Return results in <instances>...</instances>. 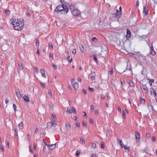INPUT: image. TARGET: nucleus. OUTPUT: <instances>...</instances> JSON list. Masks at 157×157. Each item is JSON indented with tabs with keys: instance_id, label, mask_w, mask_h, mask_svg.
Returning <instances> with one entry per match:
<instances>
[{
	"instance_id": "1a4fd4ad",
	"label": "nucleus",
	"mask_w": 157,
	"mask_h": 157,
	"mask_svg": "<svg viewBox=\"0 0 157 157\" xmlns=\"http://www.w3.org/2000/svg\"><path fill=\"white\" fill-rule=\"evenodd\" d=\"M148 12V9L147 7H144L143 13H144L145 15H147Z\"/></svg>"
},
{
	"instance_id": "c9c22d12",
	"label": "nucleus",
	"mask_w": 157,
	"mask_h": 157,
	"mask_svg": "<svg viewBox=\"0 0 157 157\" xmlns=\"http://www.w3.org/2000/svg\"><path fill=\"white\" fill-rule=\"evenodd\" d=\"M82 124L84 127H86V123L84 121H83L82 122Z\"/></svg>"
},
{
	"instance_id": "6ab92c4d",
	"label": "nucleus",
	"mask_w": 157,
	"mask_h": 157,
	"mask_svg": "<svg viewBox=\"0 0 157 157\" xmlns=\"http://www.w3.org/2000/svg\"><path fill=\"white\" fill-rule=\"evenodd\" d=\"M69 9L71 11L76 9V8L75 6H73L72 4H71L69 6Z\"/></svg>"
},
{
	"instance_id": "4c0bfd02",
	"label": "nucleus",
	"mask_w": 157,
	"mask_h": 157,
	"mask_svg": "<svg viewBox=\"0 0 157 157\" xmlns=\"http://www.w3.org/2000/svg\"><path fill=\"white\" fill-rule=\"evenodd\" d=\"M52 91L51 90H48V94L51 97H52Z\"/></svg>"
},
{
	"instance_id": "bf43d9fd",
	"label": "nucleus",
	"mask_w": 157,
	"mask_h": 157,
	"mask_svg": "<svg viewBox=\"0 0 157 157\" xmlns=\"http://www.w3.org/2000/svg\"><path fill=\"white\" fill-rule=\"evenodd\" d=\"M49 47L50 49H53V46L52 44H49Z\"/></svg>"
},
{
	"instance_id": "9d476101",
	"label": "nucleus",
	"mask_w": 157,
	"mask_h": 157,
	"mask_svg": "<svg viewBox=\"0 0 157 157\" xmlns=\"http://www.w3.org/2000/svg\"><path fill=\"white\" fill-rule=\"evenodd\" d=\"M131 36V32L128 29H127V32L126 36V38L127 39L130 38Z\"/></svg>"
},
{
	"instance_id": "c85d7f7f",
	"label": "nucleus",
	"mask_w": 157,
	"mask_h": 157,
	"mask_svg": "<svg viewBox=\"0 0 157 157\" xmlns=\"http://www.w3.org/2000/svg\"><path fill=\"white\" fill-rule=\"evenodd\" d=\"M5 13L6 15H9L10 14V11L8 10H5Z\"/></svg>"
},
{
	"instance_id": "0eeeda50",
	"label": "nucleus",
	"mask_w": 157,
	"mask_h": 157,
	"mask_svg": "<svg viewBox=\"0 0 157 157\" xmlns=\"http://www.w3.org/2000/svg\"><path fill=\"white\" fill-rule=\"evenodd\" d=\"M135 138L136 139V141H138V140L139 141H140V136L138 132H135Z\"/></svg>"
},
{
	"instance_id": "603ef678",
	"label": "nucleus",
	"mask_w": 157,
	"mask_h": 157,
	"mask_svg": "<svg viewBox=\"0 0 157 157\" xmlns=\"http://www.w3.org/2000/svg\"><path fill=\"white\" fill-rule=\"evenodd\" d=\"M80 152L79 151H77L76 152V156H78L80 155Z\"/></svg>"
},
{
	"instance_id": "4be33fe9",
	"label": "nucleus",
	"mask_w": 157,
	"mask_h": 157,
	"mask_svg": "<svg viewBox=\"0 0 157 157\" xmlns=\"http://www.w3.org/2000/svg\"><path fill=\"white\" fill-rule=\"evenodd\" d=\"M18 64L19 68L21 70H22L23 68V67L22 64L20 62H19Z\"/></svg>"
},
{
	"instance_id": "a19ab883",
	"label": "nucleus",
	"mask_w": 157,
	"mask_h": 157,
	"mask_svg": "<svg viewBox=\"0 0 157 157\" xmlns=\"http://www.w3.org/2000/svg\"><path fill=\"white\" fill-rule=\"evenodd\" d=\"M151 136L150 134L149 133H147L146 134V137L147 138H149Z\"/></svg>"
},
{
	"instance_id": "e433bc0d",
	"label": "nucleus",
	"mask_w": 157,
	"mask_h": 157,
	"mask_svg": "<svg viewBox=\"0 0 157 157\" xmlns=\"http://www.w3.org/2000/svg\"><path fill=\"white\" fill-rule=\"evenodd\" d=\"M93 58H94L95 61L97 63V62H98V60H97V58L96 57V56L95 55H93Z\"/></svg>"
},
{
	"instance_id": "69168bd1",
	"label": "nucleus",
	"mask_w": 157,
	"mask_h": 157,
	"mask_svg": "<svg viewBox=\"0 0 157 157\" xmlns=\"http://www.w3.org/2000/svg\"><path fill=\"white\" fill-rule=\"evenodd\" d=\"M50 107L51 108H52L53 107V105L52 104H50L49 105Z\"/></svg>"
},
{
	"instance_id": "a878e982",
	"label": "nucleus",
	"mask_w": 157,
	"mask_h": 157,
	"mask_svg": "<svg viewBox=\"0 0 157 157\" xmlns=\"http://www.w3.org/2000/svg\"><path fill=\"white\" fill-rule=\"evenodd\" d=\"M140 102L142 104H144L145 102V101L144 99L141 98L140 99Z\"/></svg>"
},
{
	"instance_id": "5fc2aeb1",
	"label": "nucleus",
	"mask_w": 157,
	"mask_h": 157,
	"mask_svg": "<svg viewBox=\"0 0 157 157\" xmlns=\"http://www.w3.org/2000/svg\"><path fill=\"white\" fill-rule=\"evenodd\" d=\"M6 144H7V145H6L7 147L8 148H9V142L8 141H6Z\"/></svg>"
},
{
	"instance_id": "39448f33",
	"label": "nucleus",
	"mask_w": 157,
	"mask_h": 157,
	"mask_svg": "<svg viewBox=\"0 0 157 157\" xmlns=\"http://www.w3.org/2000/svg\"><path fill=\"white\" fill-rule=\"evenodd\" d=\"M65 126L67 130H69L71 128V124L69 122L67 121L65 124Z\"/></svg>"
},
{
	"instance_id": "4468645a",
	"label": "nucleus",
	"mask_w": 157,
	"mask_h": 157,
	"mask_svg": "<svg viewBox=\"0 0 157 157\" xmlns=\"http://www.w3.org/2000/svg\"><path fill=\"white\" fill-rule=\"evenodd\" d=\"M23 98H24V100L26 102H28L30 101L29 97L26 95L23 97Z\"/></svg>"
},
{
	"instance_id": "09e8293b",
	"label": "nucleus",
	"mask_w": 157,
	"mask_h": 157,
	"mask_svg": "<svg viewBox=\"0 0 157 157\" xmlns=\"http://www.w3.org/2000/svg\"><path fill=\"white\" fill-rule=\"evenodd\" d=\"M13 107L14 109V111H16L17 107H16V105L15 104H13Z\"/></svg>"
},
{
	"instance_id": "f704fd0d",
	"label": "nucleus",
	"mask_w": 157,
	"mask_h": 157,
	"mask_svg": "<svg viewBox=\"0 0 157 157\" xmlns=\"http://www.w3.org/2000/svg\"><path fill=\"white\" fill-rule=\"evenodd\" d=\"M40 85L43 88H44L45 87V84H44L42 82H41L40 83Z\"/></svg>"
},
{
	"instance_id": "f03ea898",
	"label": "nucleus",
	"mask_w": 157,
	"mask_h": 157,
	"mask_svg": "<svg viewBox=\"0 0 157 157\" xmlns=\"http://www.w3.org/2000/svg\"><path fill=\"white\" fill-rule=\"evenodd\" d=\"M68 11V8L64 4L58 6L55 10V11L59 14H66L67 13Z\"/></svg>"
},
{
	"instance_id": "423d86ee",
	"label": "nucleus",
	"mask_w": 157,
	"mask_h": 157,
	"mask_svg": "<svg viewBox=\"0 0 157 157\" xmlns=\"http://www.w3.org/2000/svg\"><path fill=\"white\" fill-rule=\"evenodd\" d=\"M140 88L143 92H146L148 93V90L146 86L143 85L141 87H140Z\"/></svg>"
},
{
	"instance_id": "473e14b6",
	"label": "nucleus",
	"mask_w": 157,
	"mask_h": 157,
	"mask_svg": "<svg viewBox=\"0 0 157 157\" xmlns=\"http://www.w3.org/2000/svg\"><path fill=\"white\" fill-rule=\"evenodd\" d=\"M124 147L125 149H127V150H128V151H129V150L130 148V147H127L126 145H124L123 146Z\"/></svg>"
},
{
	"instance_id": "f3484780",
	"label": "nucleus",
	"mask_w": 157,
	"mask_h": 157,
	"mask_svg": "<svg viewBox=\"0 0 157 157\" xmlns=\"http://www.w3.org/2000/svg\"><path fill=\"white\" fill-rule=\"evenodd\" d=\"M52 123V125L54 127H56L57 125V123L55 119H52V121L51 122Z\"/></svg>"
},
{
	"instance_id": "2eb2a0df",
	"label": "nucleus",
	"mask_w": 157,
	"mask_h": 157,
	"mask_svg": "<svg viewBox=\"0 0 157 157\" xmlns=\"http://www.w3.org/2000/svg\"><path fill=\"white\" fill-rule=\"evenodd\" d=\"M72 85L73 86L74 89H75V90H77L78 88V84L77 82H75L74 83H73V84H72Z\"/></svg>"
},
{
	"instance_id": "3c124183",
	"label": "nucleus",
	"mask_w": 157,
	"mask_h": 157,
	"mask_svg": "<svg viewBox=\"0 0 157 157\" xmlns=\"http://www.w3.org/2000/svg\"><path fill=\"white\" fill-rule=\"evenodd\" d=\"M109 132H110L109 130V129H107L106 130V136H109Z\"/></svg>"
},
{
	"instance_id": "2f4dec72",
	"label": "nucleus",
	"mask_w": 157,
	"mask_h": 157,
	"mask_svg": "<svg viewBox=\"0 0 157 157\" xmlns=\"http://www.w3.org/2000/svg\"><path fill=\"white\" fill-rule=\"evenodd\" d=\"M154 82V79H150L149 80V83L150 85H152V82Z\"/></svg>"
},
{
	"instance_id": "6e6d98bb",
	"label": "nucleus",
	"mask_w": 157,
	"mask_h": 157,
	"mask_svg": "<svg viewBox=\"0 0 157 157\" xmlns=\"http://www.w3.org/2000/svg\"><path fill=\"white\" fill-rule=\"evenodd\" d=\"M56 117V116L55 114H52V119H54Z\"/></svg>"
},
{
	"instance_id": "ea45409f",
	"label": "nucleus",
	"mask_w": 157,
	"mask_h": 157,
	"mask_svg": "<svg viewBox=\"0 0 157 157\" xmlns=\"http://www.w3.org/2000/svg\"><path fill=\"white\" fill-rule=\"evenodd\" d=\"M101 148L103 149L104 148V144L103 142L101 143Z\"/></svg>"
},
{
	"instance_id": "338daca9",
	"label": "nucleus",
	"mask_w": 157,
	"mask_h": 157,
	"mask_svg": "<svg viewBox=\"0 0 157 157\" xmlns=\"http://www.w3.org/2000/svg\"><path fill=\"white\" fill-rule=\"evenodd\" d=\"M49 57L52 58V59H53V54L51 53L50 54Z\"/></svg>"
},
{
	"instance_id": "f8f14e48",
	"label": "nucleus",
	"mask_w": 157,
	"mask_h": 157,
	"mask_svg": "<svg viewBox=\"0 0 157 157\" xmlns=\"http://www.w3.org/2000/svg\"><path fill=\"white\" fill-rule=\"evenodd\" d=\"M40 73L42 75V76L44 78H46V76L45 75V71L43 69H41L40 70Z\"/></svg>"
},
{
	"instance_id": "0e129e2a",
	"label": "nucleus",
	"mask_w": 157,
	"mask_h": 157,
	"mask_svg": "<svg viewBox=\"0 0 157 157\" xmlns=\"http://www.w3.org/2000/svg\"><path fill=\"white\" fill-rule=\"evenodd\" d=\"M89 90L90 91H91L92 92H93L94 90V89L93 88H91L90 87L89 88Z\"/></svg>"
},
{
	"instance_id": "7ed1b4c3",
	"label": "nucleus",
	"mask_w": 157,
	"mask_h": 157,
	"mask_svg": "<svg viewBox=\"0 0 157 157\" xmlns=\"http://www.w3.org/2000/svg\"><path fill=\"white\" fill-rule=\"evenodd\" d=\"M72 14L75 16H78L80 14V11L76 8L71 10Z\"/></svg>"
},
{
	"instance_id": "5701e85b",
	"label": "nucleus",
	"mask_w": 157,
	"mask_h": 157,
	"mask_svg": "<svg viewBox=\"0 0 157 157\" xmlns=\"http://www.w3.org/2000/svg\"><path fill=\"white\" fill-rule=\"evenodd\" d=\"M23 123L22 122H21L20 124H19L18 126L20 129H22L23 128Z\"/></svg>"
},
{
	"instance_id": "680f3d73",
	"label": "nucleus",
	"mask_w": 157,
	"mask_h": 157,
	"mask_svg": "<svg viewBox=\"0 0 157 157\" xmlns=\"http://www.w3.org/2000/svg\"><path fill=\"white\" fill-rule=\"evenodd\" d=\"M82 91L83 93V94H87L86 91V90H85L84 89H83L82 90Z\"/></svg>"
},
{
	"instance_id": "9b49d317",
	"label": "nucleus",
	"mask_w": 157,
	"mask_h": 157,
	"mask_svg": "<svg viewBox=\"0 0 157 157\" xmlns=\"http://www.w3.org/2000/svg\"><path fill=\"white\" fill-rule=\"evenodd\" d=\"M56 144H48V146L49 147V149L53 150L56 147Z\"/></svg>"
},
{
	"instance_id": "a18cd8bd",
	"label": "nucleus",
	"mask_w": 157,
	"mask_h": 157,
	"mask_svg": "<svg viewBox=\"0 0 157 157\" xmlns=\"http://www.w3.org/2000/svg\"><path fill=\"white\" fill-rule=\"evenodd\" d=\"M156 138L155 136H152V137L151 140L152 142H155V141Z\"/></svg>"
},
{
	"instance_id": "49530a36",
	"label": "nucleus",
	"mask_w": 157,
	"mask_h": 157,
	"mask_svg": "<svg viewBox=\"0 0 157 157\" xmlns=\"http://www.w3.org/2000/svg\"><path fill=\"white\" fill-rule=\"evenodd\" d=\"M95 73L94 72H93L90 74L91 76H95Z\"/></svg>"
},
{
	"instance_id": "dca6fc26",
	"label": "nucleus",
	"mask_w": 157,
	"mask_h": 157,
	"mask_svg": "<svg viewBox=\"0 0 157 157\" xmlns=\"http://www.w3.org/2000/svg\"><path fill=\"white\" fill-rule=\"evenodd\" d=\"M79 47L81 52L82 53H83L84 50L83 46L81 44H80L79 45Z\"/></svg>"
},
{
	"instance_id": "aec40b11",
	"label": "nucleus",
	"mask_w": 157,
	"mask_h": 157,
	"mask_svg": "<svg viewBox=\"0 0 157 157\" xmlns=\"http://www.w3.org/2000/svg\"><path fill=\"white\" fill-rule=\"evenodd\" d=\"M90 145L93 149H95L96 147V144L95 143H91L90 144Z\"/></svg>"
},
{
	"instance_id": "052dcab7",
	"label": "nucleus",
	"mask_w": 157,
	"mask_h": 157,
	"mask_svg": "<svg viewBox=\"0 0 157 157\" xmlns=\"http://www.w3.org/2000/svg\"><path fill=\"white\" fill-rule=\"evenodd\" d=\"M95 76H91L90 78L91 80L93 81L95 79Z\"/></svg>"
},
{
	"instance_id": "7c9ffc66",
	"label": "nucleus",
	"mask_w": 157,
	"mask_h": 157,
	"mask_svg": "<svg viewBox=\"0 0 157 157\" xmlns=\"http://www.w3.org/2000/svg\"><path fill=\"white\" fill-rule=\"evenodd\" d=\"M125 113L124 111H123L122 112V117L123 119H125L126 118L125 117Z\"/></svg>"
},
{
	"instance_id": "cd10ccee",
	"label": "nucleus",
	"mask_w": 157,
	"mask_h": 157,
	"mask_svg": "<svg viewBox=\"0 0 157 157\" xmlns=\"http://www.w3.org/2000/svg\"><path fill=\"white\" fill-rule=\"evenodd\" d=\"M36 46L37 47H38L39 46V40H36Z\"/></svg>"
},
{
	"instance_id": "774afa93",
	"label": "nucleus",
	"mask_w": 157,
	"mask_h": 157,
	"mask_svg": "<svg viewBox=\"0 0 157 157\" xmlns=\"http://www.w3.org/2000/svg\"><path fill=\"white\" fill-rule=\"evenodd\" d=\"M76 125L77 127H79L80 125V124L78 123H76Z\"/></svg>"
},
{
	"instance_id": "412c9836",
	"label": "nucleus",
	"mask_w": 157,
	"mask_h": 157,
	"mask_svg": "<svg viewBox=\"0 0 157 157\" xmlns=\"http://www.w3.org/2000/svg\"><path fill=\"white\" fill-rule=\"evenodd\" d=\"M121 15V13H115V14H113V15L115 16V17H120Z\"/></svg>"
},
{
	"instance_id": "f257e3e1",
	"label": "nucleus",
	"mask_w": 157,
	"mask_h": 157,
	"mask_svg": "<svg viewBox=\"0 0 157 157\" xmlns=\"http://www.w3.org/2000/svg\"><path fill=\"white\" fill-rule=\"evenodd\" d=\"M24 20L23 19H17L13 20L11 24L13 25L14 29L17 30H21L24 27Z\"/></svg>"
},
{
	"instance_id": "a211bd4d",
	"label": "nucleus",
	"mask_w": 157,
	"mask_h": 157,
	"mask_svg": "<svg viewBox=\"0 0 157 157\" xmlns=\"http://www.w3.org/2000/svg\"><path fill=\"white\" fill-rule=\"evenodd\" d=\"M52 126H53V125L52 122H48L47 124V127L48 128H50Z\"/></svg>"
},
{
	"instance_id": "6e6552de",
	"label": "nucleus",
	"mask_w": 157,
	"mask_h": 157,
	"mask_svg": "<svg viewBox=\"0 0 157 157\" xmlns=\"http://www.w3.org/2000/svg\"><path fill=\"white\" fill-rule=\"evenodd\" d=\"M150 51H151V54L152 55H154L155 54L156 52L154 51V48L152 44H151V46Z\"/></svg>"
},
{
	"instance_id": "8fccbe9b",
	"label": "nucleus",
	"mask_w": 157,
	"mask_h": 157,
	"mask_svg": "<svg viewBox=\"0 0 157 157\" xmlns=\"http://www.w3.org/2000/svg\"><path fill=\"white\" fill-rule=\"evenodd\" d=\"M72 53L74 55H75L76 54V50L75 49H74L73 50H72Z\"/></svg>"
},
{
	"instance_id": "de8ad7c7",
	"label": "nucleus",
	"mask_w": 157,
	"mask_h": 157,
	"mask_svg": "<svg viewBox=\"0 0 157 157\" xmlns=\"http://www.w3.org/2000/svg\"><path fill=\"white\" fill-rule=\"evenodd\" d=\"M30 138L31 137L29 135V134H28L27 135V140L29 142L30 141Z\"/></svg>"
},
{
	"instance_id": "79ce46f5",
	"label": "nucleus",
	"mask_w": 157,
	"mask_h": 157,
	"mask_svg": "<svg viewBox=\"0 0 157 157\" xmlns=\"http://www.w3.org/2000/svg\"><path fill=\"white\" fill-rule=\"evenodd\" d=\"M33 69L34 70V71L36 72V73H37L38 72V70L37 68L36 67H33Z\"/></svg>"
},
{
	"instance_id": "ddd939ff",
	"label": "nucleus",
	"mask_w": 157,
	"mask_h": 157,
	"mask_svg": "<svg viewBox=\"0 0 157 157\" xmlns=\"http://www.w3.org/2000/svg\"><path fill=\"white\" fill-rule=\"evenodd\" d=\"M16 94L18 98L21 97L22 96V95H21L20 91L19 90H17L16 92Z\"/></svg>"
},
{
	"instance_id": "58836bf2",
	"label": "nucleus",
	"mask_w": 157,
	"mask_h": 157,
	"mask_svg": "<svg viewBox=\"0 0 157 157\" xmlns=\"http://www.w3.org/2000/svg\"><path fill=\"white\" fill-rule=\"evenodd\" d=\"M109 71L110 72V73L111 75H112L113 73V68H111L110 69V70Z\"/></svg>"
},
{
	"instance_id": "37998d69",
	"label": "nucleus",
	"mask_w": 157,
	"mask_h": 157,
	"mask_svg": "<svg viewBox=\"0 0 157 157\" xmlns=\"http://www.w3.org/2000/svg\"><path fill=\"white\" fill-rule=\"evenodd\" d=\"M89 121L90 123H92L93 124L94 123L93 120L92 118H89Z\"/></svg>"
},
{
	"instance_id": "864d4df0",
	"label": "nucleus",
	"mask_w": 157,
	"mask_h": 157,
	"mask_svg": "<svg viewBox=\"0 0 157 157\" xmlns=\"http://www.w3.org/2000/svg\"><path fill=\"white\" fill-rule=\"evenodd\" d=\"M94 113L96 115H98V111L97 110H95L94 111Z\"/></svg>"
},
{
	"instance_id": "b1692460",
	"label": "nucleus",
	"mask_w": 157,
	"mask_h": 157,
	"mask_svg": "<svg viewBox=\"0 0 157 157\" xmlns=\"http://www.w3.org/2000/svg\"><path fill=\"white\" fill-rule=\"evenodd\" d=\"M118 141H119V142L120 143V145L121 146L123 147L124 146L123 143L122 141V140H121V139L120 138H118Z\"/></svg>"
},
{
	"instance_id": "c03bdc74",
	"label": "nucleus",
	"mask_w": 157,
	"mask_h": 157,
	"mask_svg": "<svg viewBox=\"0 0 157 157\" xmlns=\"http://www.w3.org/2000/svg\"><path fill=\"white\" fill-rule=\"evenodd\" d=\"M91 157H96V153H93L91 155Z\"/></svg>"
},
{
	"instance_id": "393cba45",
	"label": "nucleus",
	"mask_w": 157,
	"mask_h": 157,
	"mask_svg": "<svg viewBox=\"0 0 157 157\" xmlns=\"http://www.w3.org/2000/svg\"><path fill=\"white\" fill-rule=\"evenodd\" d=\"M128 83L129 86L131 87H133L134 86V84L132 81H130L129 82H128Z\"/></svg>"
},
{
	"instance_id": "4d7b16f0",
	"label": "nucleus",
	"mask_w": 157,
	"mask_h": 157,
	"mask_svg": "<svg viewBox=\"0 0 157 157\" xmlns=\"http://www.w3.org/2000/svg\"><path fill=\"white\" fill-rule=\"evenodd\" d=\"M1 149L2 151H3L4 150V146L2 144L1 145Z\"/></svg>"
},
{
	"instance_id": "bb28decb",
	"label": "nucleus",
	"mask_w": 157,
	"mask_h": 157,
	"mask_svg": "<svg viewBox=\"0 0 157 157\" xmlns=\"http://www.w3.org/2000/svg\"><path fill=\"white\" fill-rule=\"evenodd\" d=\"M80 142L82 144H85V140L82 138H81L80 139Z\"/></svg>"
},
{
	"instance_id": "13d9d810",
	"label": "nucleus",
	"mask_w": 157,
	"mask_h": 157,
	"mask_svg": "<svg viewBox=\"0 0 157 157\" xmlns=\"http://www.w3.org/2000/svg\"><path fill=\"white\" fill-rule=\"evenodd\" d=\"M52 65L54 69L56 70L57 69V67L55 66V65L53 63H52Z\"/></svg>"
},
{
	"instance_id": "20e7f679",
	"label": "nucleus",
	"mask_w": 157,
	"mask_h": 157,
	"mask_svg": "<svg viewBox=\"0 0 157 157\" xmlns=\"http://www.w3.org/2000/svg\"><path fill=\"white\" fill-rule=\"evenodd\" d=\"M67 112H68L70 114L73 112L76 113V110L74 107H72L71 108V109L70 108H67Z\"/></svg>"
},
{
	"instance_id": "72a5a7b5",
	"label": "nucleus",
	"mask_w": 157,
	"mask_h": 157,
	"mask_svg": "<svg viewBox=\"0 0 157 157\" xmlns=\"http://www.w3.org/2000/svg\"><path fill=\"white\" fill-rule=\"evenodd\" d=\"M151 94H154L155 96H156V92L154 90H153L151 91Z\"/></svg>"
},
{
	"instance_id": "c756f323",
	"label": "nucleus",
	"mask_w": 157,
	"mask_h": 157,
	"mask_svg": "<svg viewBox=\"0 0 157 157\" xmlns=\"http://www.w3.org/2000/svg\"><path fill=\"white\" fill-rule=\"evenodd\" d=\"M101 98L102 100H104L106 96L104 94H101Z\"/></svg>"
},
{
	"instance_id": "e2e57ef3",
	"label": "nucleus",
	"mask_w": 157,
	"mask_h": 157,
	"mask_svg": "<svg viewBox=\"0 0 157 157\" xmlns=\"http://www.w3.org/2000/svg\"><path fill=\"white\" fill-rule=\"evenodd\" d=\"M121 82L122 85H123V82H124V80L123 78L121 79Z\"/></svg>"
}]
</instances>
